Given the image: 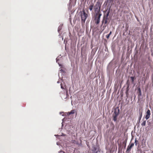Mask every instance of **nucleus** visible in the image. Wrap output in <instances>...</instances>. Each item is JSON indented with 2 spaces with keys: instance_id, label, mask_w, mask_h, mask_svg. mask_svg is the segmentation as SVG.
Masks as SVG:
<instances>
[{
  "instance_id": "nucleus-16",
  "label": "nucleus",
  "mask_w": 153,
  "mask_h": 153,
  "mask_svg": "<svg viewBox=\"0 0 153 153\" xmlns=\"http://www.w3.org/2000/svg\"><path fill=\"white\" fill-rule=\"evenodd\" d=\"M61 88L63 89H66V93H67L68 92V90H67V89H65V88H64V87L62 86V83H61Z\"/></svg>"
},
{
  "instance_id": "nucleus-14",
  "label": "nucleus",
  "mask_w": 153,
  "mask_h": 153,
  "mask_svg": "<svg viewBox=\"0 0 153 153\" xmlns=\"http://www.w3.org/2000/svg\"><path fill=\"white\" fill-rule=\"evenodd\" d=\"M111 33H112V32L111 31L106 36V37L107 39H109V37H110V36L111 35Z\"/></svg>"
},
{
  "instance_id": "nucleus-18",
  "label": "nucleus",
  "mask_w": 153,
  "mask_h": 153,
  "mask_svg": "<svg viewBox=\"0 0 153 153\" xmlns=\"http://www.w3.org/2000/svg\"><path fill=\"white\" fill-rule=\"evenodd\" d=\"M114 0H107V2L108 3L110 4L111 3L113 2Z\"/></svg>"
},
{
  "instance_id": "nucleus-21",
  "label": "nucleus",
  "mask_w": 153,
  "mask_h": 153,
  "mask_svg": "<svg viewBox=\"0 0 153 153\" xmlns=\"http://www.w3.org/2000/svg\"><path fill=\"white\" fill-rule=\"evenodd\" d=\"M139 95L140 96V93H139Z\"/></svg>"
},
{
  "instance_id": "nucleus-5",
  "label": "nucleus",
  "mask_w": 153,
  "mask_h": 153,
  "mask_svg": "<svg viewBox=\"0 0 153 153\" xmlns=\"http://www.w3.org/2000/svg\"><path fill=\"white\" fill-rule=\"evenodd\" d=\"M101 15H100L98 16H94V21L95 23L97 25L99 24L100 22V18Z\"/></svg>"
},
{
  "instance_id": "nucleus-8",
  "label": "nucleus",
  "mask_w": 153,
  "mask_h": 153,
  "mask_svg": "<svg viewBox=\"0 0 153 153\" xmlns=\"http://www.w3.org/2000/svg\"><path fill=\"white\" fill-rule=\"evenodd\" d=\"M119 109H118L117 110L116 109H115V110L114 111V114L113 115H116V116H118L119 113Z\"/></svg>"
},
{
  "instance_id": "nucleus-15",
  "label": "nucleus",
  "mask_w": 153,
  "mask_h": 153,
  "mask_svg": "<svg viewBox=\"0 0 153 153\" xmlns=\"http://www.w3.org/2000/svg\"><path fill=\"white\" fill-rule=\"evenodd\" d=\"M93 6V4L89 6V9L90 11H91L92 10Z\"/></svg>"
},
{
  "instance_id": "nucleus-12",
  "label": "nucleus",
  "mask_w": 153,
  "mask_h": 153,
  "mask_svg": "<svg viewBox=\"0 0 153 153\" xmlns=\"http://www.w3.org/2000/svg\"><path fill=\"white\" fill-rule=\"evenodd\" d=\"M107 25H105V24L102 25V24H101V26H102V28L103 29L102 30V31H103L105 29V27H106L107 26Z\"/></svg>"
},
{
  "instance_id": "nucleus-20",
  "label": "nucleus",
  "mask_w": 153,
  "mask_h": 153,
  "mask_svg": "<svg viewBox=\"0 0 153 153\" xmlns=\"http://www.w3.org/2000/svg\"><path fill=\"white\" fill-rule=\"evenodd\" d=\"M138 91H139V93H140V95H141V90H140V88H138Z\"/></svg>"
},
{
  "instance_id": "nucleus-11",
  "label": "nucleus",
  "mask_w": 153,
  "mask_h": 153,
  "mask_svg": "<svg viewBox=\"0 0 153 153\" xmlns=\"http://www.w3.org/2000/svg\"><path fill=\"white\" fill-rule=\"evenodd\" d=\"M74 110H72L70 112H69L67 113V114L68 115H70L71 114H74Z\"/></svg>"
},
{
  "instance_id": "nucleus-4",
  "label": "nucleus",
  "mask_w": 153,
  "mask_h": 153,
  "mask_svg": "<svg viewBox=\"0 0 153 153\" xmlns=\"http://www.w3.org/2000/svg\"><path fill=\"white\" fill-rule=\"evenodd\" d=\"M134 143L129 144L127 147L126 153H129L130 152L132 148L134 146Z\"/></svg>"
},
{
  "instance_id": "nucleus-2",
  "label": "nucleus",
  "mask_w": 153,
  "mask_h": 153,
  "mask_svg": "<svg viewBox=\"0 0 153 153\" xmlns=\"http://www.w3.org/2000/svg\"><path fill=\"white\" fill-rule=\"evenodd\" d=\"M81 18L82 23H85V20L88 17L87 14L85 13V10H83L82 12H81Z\"/></svg>"
},
{
  "instance_id": "nucleus-13",
  "label": "nucleus",
  "mask_w": 153,
  "mask_h": 153,
  "mask_svg": "<svg viewBox=\"0 0 153 153\" xmlns=\"http://www.w3.org/2000/svg\"><path fill=\"white\" fill-rule=\"evenodd\" d=\"M117 116L113 115V120L115 121L117 120Z\"/></svg>"
},
{
  "instance_id": "nucleus-3",
  "label": "nucleus",
  "mask_w": 153,
  "mask_h": 153,
  "mask_svg": "<svg viewBox=\"0 0 153 153\" xmlns=\"http://www.w3.org/2000/svg\"><path fill=\"white\" fill-rule=\"evenodd\" d=\"M101 6V4L100 2H97L94 8V11H99L100 10Z\"/></svg>"
},
{
  "instance_id": "nucleus-9",
  "label": "nucleus",
  "mask_w": 153,
  "mask_h": 153,
  "mask_svg": "<svg viewBox=\"0 0 153 153\" xmlns=\"http://www.w3.org/2000/svg\"><path fill=\"white\" fill-rule=\"evenodd\" d=\"M139 112H140V115L139 118V120L138 121V123H139L140 122L141 119L142 117V112H141L140 109L139 110Z\"/></svg>"
},
{
  "instance_id": "nucleus-1",
  "label": "nucleus",
  "mask_w": 153,
  "mask_h": 153,
  "mask_svg": "<svg viewBox=\"0 0 153 153\" xmlns=\"http://www.w3.org/2000/svg\"><path fill=\"white\" fill-rule=\"evenodd\" d=\"M110 11L109 9L107 12L106 14L104 15V16L103 19L102 21V25L105 24L108 25L111 19L109 17V15L110 13Z\"/></svg>"
},
{
  "instance_id": "nucleus-22",
  "label": "nucleus",
  "mask_w": 153,
  "mask_h": 153,
  "mask_svg": "<svg viewBox=\"0 0 153 153\" xmlns=\"http://www.w3.org/2000/svg\"><path fill=\"white\" fill-rule=\"evenodd\" d=\"M126 95H127V91L126 92Z\"/></svg>"
},
{
  "instance_id": "nucleus-6",
  "label": "nucleus",
  "mask_w": 153,
  "mask_h": 153,
  "mask_svg": "<svg viewBox=\"0 0 153 153\" xmlns=\"http://www.w3.org/2000/svg\"><path fill=\"white\" fill-rule=\"evenodd\" d=\"M150 111L149 109L146 112V115L145 116V118L146 120H148L150 117Z\"/></svg>"
},
{
  "instance_id": "nucleus-17",
  "label": "nucleus",
  "mask_w": 153,
  "mask_h": 153,
  "mask_svg": "<svg viewBox=\"0 0 153 153\" xmlns=\"http://www.w3.org/2000/svg\"><path fill=\"white\" fill-rule=\"evenodd\" d=\"M134 78H135L134 76H131L130 78L131 80V82L132 83L134 82Z\"/></svg>"
},
{
  "instance_id": "nucleus-19",
  "label": "nucleus",
  "mask_w": 153,
  "mask_h": 153,
  "mask_svg": "<svg viewBox=\"0 0 153 153\" xmlns=\"http://www.w3.org/2000/svg\"><path fill=\"white\" fill-rule=\"evenodd\" d=\"M138 141L136 140V139L135 141V143L136 146H137V144L138 143Z\"/></svg>"
},
{
  "instance_id": "nucleus-7",
  "label": "nucleus",
  "mask_w": 153,
  "mask_h": 153,
  "mask_svg": "<svg viewBox=\"0 0 153 153\" xmlns=\"http://www.w3.org/2000/svg\"><path fill=\"white\" fill-rule=\"evenodd\" d=\"M100 15H101V16L102 15V14L101 13V12L100 10L99 11H95V14L94 15V16H98Z\"/></svg>"
},
{
  "instance_id": "nucleus-10",
  "label": "nucleus",
  "mask_w": 153,
  "mask_h": 153,
  "mask_svg": "<svg viewBox=\"0 0 153 153\" xmlns=\"http://www.w3.org/2000/svg\"><path fill=\"white\" fill-rule=\"evenodd\" d=\"M142 121H143V122L142 123H141V125L142 126H145L146 124V120H144L143 119L142 120Z\"/></svg>"
}]
</instances>
